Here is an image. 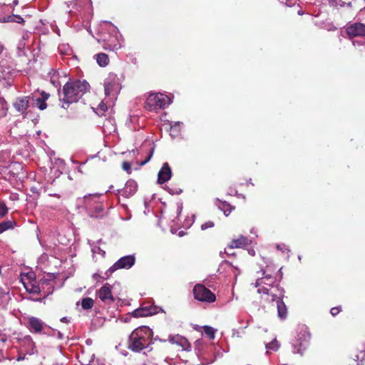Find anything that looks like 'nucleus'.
<instances>
[{
	"instance_id": "40",
	"label": "nucleus",
	"mask_w": 365,
	"mask_h": 365,
	"mask_svg": "<svg viewBox=\"0 0 365 365\" xmlns=\"http://www.w3.org/2000/svg\"><path fill=\"white\" fill-rule=\"evenodd\" d=\"M61 321L64 323H68L69 322V319L67 317H64L61 319Z\"/></svg>"
},
{
	"instance_id": "42",
	"label": "nucleus",
	"mask_w": 365,
	"mask_h": 365,
	"mask_svg": "<svg viewBox=\"0 0 365 365\" xmlns=\"http://www.w3.org/2000/svg\"><path fill=\"white\" fill-rule=\"evenodd\" d=\"M18 4H19V1H18V0H14V1H13V4H14V6L17 5Z\"/></svg>"
},
{
	"instance_id": "43",
	"label": "nucleus",
	"mask_w": 365,
	"mask_h": 365,
	"mask_svg": "<svg viewBox=\"0 0 365 365\" xmlns=\"http://www.w3.org/2000/svg\"><path fill=\"white\" fill-rule=\"evenodd\" d=\"M225 252L228 255H232L233 253H231V251H229V252H227L226 251H225Z\"/></svg>"
},
{
	"instance_id": "39",
	"label": "nucleus",
	"mask_w": 365,
	"mask_h": 365,
	"mask_svg": "<svg viewBox=\"0 0 365 365\" xmlns=\"http://www.w3.org/2000/svg\"><path fill=\"white\" fill-rule=\"evenodd\" d=\"M276 247L277 250H282V251H283L284 250H288V249L286 247V245L284 244L277 245Z\"/></svg>"
},
{
	"instance_id": "51",
	"label": "nucleus",
	"mask_w": 365,
	"mask_h": 365,
	"mask_svg": "<svg viewBox=\"0 0 365 365\" xmlns=\"http://www.w3.org/2000/svg\"><path fill=\"white\" fill-rule=\"evenodd\" d=\"M100 242H101V240H99L98 241V243H100Z\"/></svg>"
},
{
	"instance_id": "8",
	"label": "nucleus",
	"mask_w": 365,
	"mask_h": 365,
	"mask_svg": "<svg viewBox=\"0 0 365 365\" xmlns=\"http://www.w3.org/2000/svg\"><path fill=\"white\" fill-rule=\"evenodd\" d=\"M120 83L115 75H109L104 81V91L106 96L115 97L120 91Z\"/></svg>"
},
{
	"instance_id": "7",
	"label": "nucleus",
	"mask_w": 365,
	"mask_h": 365,
	"mask_svg": "<svg viewBox=\"0 0 365 365\" xmlns=\"http://www.w3.org/2000/svg\"><path fill=\"white\" fill-rule=\"evenodd\" d=\"M135 262V257L133 255H126L120 258L106 272L107 277L119 269H130Z\"/></svg>"
},
{
	"instance_id": "48",
	"label": "nucleus",
	"mask_w": 365,
	"mask_h": 365,
	"mask_svg": "<svg viewBox=\"0 0 365 365\" xmlns=\"http://www.w3.org/2000/svg\"><path fill=\"white\" fill-rule=\"evenodd\" d=\"M58 338L61 339L62 338V334L61 332H58Z\"/></svg>"
},
{
	"instance_id": "12",
	"label": "nucleus",
	"mask_w": 365,
	"mask_h": 365,
	"mask_svg": "<svg viewBox=\"0 0 365 365\" xmlns=\"http://www.w3.org/2000/svg\"><path fill=\"white\" fill-rule=\"evenodd\" d=\"M98 197V195L97 194L95 195H88L86 196H84V197L82 200V205L86 209L88 215L90 217H93L96 215L93 213V206L94 204H96V202L93 201V198Z\"/></svg>"
},
{
	"instance_id": "49",
	"label": "nucleus",
	"mask_w": 365,
	"mask_h": 365,
	"mask_svg": "<svg viewBox=\"0 0 365 365\" xmlns=\"http://www.w3.org/2000/svg\"><path fill=\"white\" fill-rule=\"evenodd\" d=\"M98 276V274H94L93 277L95 278V279H97Z\"/></svg>"
},
{
	"instance_id": "29",
	"label": "nucleus",
	"mask_w": 365,
	"mask_h": 365,
	"mask_svg": "<svg viewBox=\"0 0 365 365\" xmlns=\"http://www.w3.org/2000/svg\"><path fill=\"white\" fill-rule=\"evenodd\" d=\"M91 250L94 254L98 253L101 255L102 256H104L106 255V252L103 250L99 246L97 245L93 246Z\"/></svg>"
},
{
	"instance_id": "46",
	"label": "nucleus",
	"mask_w": 365,
	"mask_h": 365,
	"mask_svg": "<svg viewBox=\"0 0 365 365\" xmlns=\"http://www.w3.org/2000/svg\"><path fill=\"white\" fill-rule=\"evenodd\" d=\"M50 196H57V197H60L58 195H56V194H49Z\"/></svg>"
},
{
	"instance_id": "44",
	"label": "nucleus",
	"mask_w": 365,
	"mask_h": 365,
	"mask_svg": "<svg viewBox=\"0 0 365 365\" xmlns=\"http://www.w3.org/2000/svg\"><path fill=\"white\" fill-rule=\"evenodd\" d=\"M225 252L228 255H232L233 253H231V251H229V252H227L226 251H225Z\"/></svg>"
},
{
	"instance_id": "41",
	"label": "nucleus",
	"mask_w": 365,
	"mask_h": 365,
	"mask_svg": "<svg viewBox=\"0 0 365 365\" xmlns=\"http://www.w3.org/2000/svg\"><path fill=\"white\" fill-rule=\"evenodd\" d=\"M24 359V356H19L18 358H17V361H21V360H23Z\"/></svg>"
},
{
	"instance_id": "9",
	"label": "nucleus",
	"mask_w": 365,
	"mask_h": 365,
	"mask_svg": "<svg viewBox=\"0 0 365 365\" xmlns=\"http://www.w3.org/2000/svg\"><path fill=\"white\" fill-rule=\"evenodd\" d=\"M346 34L351 38L356 36H365V25L361 23L354 24L347 27Z\"/></svg>"
},
{
	"instance_id": "36",
	"label": "nucleus",
	"mask_w": 365,
	"mask_h": 365,
	"mask_svg": "<svg viewBox=\"0 0 365 365\" xmlns=\"http://www.w3.org/2000/svg\"><path fill=\"white\" fill-rule=\"evenodd\" d=\"M352 43L354 46H364L365 45V39L363 41H358V40H353Z\"/></svg>"
},
{
	"instance_id": "20",
	"label": "nucleus",
	"mask_w": 365,
	"mask_h": 365,
	"mask_svg": "<svg viewBox=\"0 0 365 365\" xmlns=\"http://www.w3.org/2000/svg\"><path fill=\"white\" fill-rule=\"evenodd\" d=\"M96 58L98 64L101 67L106 66L108 64V56L104 53H101L96 55Z\"/></svg>"
},
{
	"instance_id": "19",
	"label": "nucleus",
	"mask_w": 365,
	"mask_h": 365,
	"mask_svg": "<svg viewBox=\"0 0 365 365\" xmlns=\"http://www.w3.org/2000/svg\"><path fill=\"white\" fill-rule=\"evenodd\" d=\"M25 289L27 292L31 294H39L41 292V288L38 285L35 284L32 282L27 283L23 282Z\"/></svg>"
},
{
	"instance_id": "21",
	"label": "nucleus",
	"mask_w": 365,
	"mask_h": 365,
	"mask_svg": "<svg viewBox=\"0 0 365 365\" xmlns=\"http://www.w3.org/2000/svg\"><path fill=\"white\" fill-rule=\"evenodd\" d=\"M94 304L93 300L90 297H86L81 300V307L83 309L88 310L93 307Z\"/></svg>"
},
{
	"instance_id": "50",
	"label": "nucleus",
	"mask_w": 365,
	"mask_h": 365,
	"mask_svg": "<svg viewBox=\"0 0 365 365\" xmlns=\"http://www.w3.org/2000/svg\"><path fill=\"white\" fill-rule=\"evenodd\" d=\"M51 83L54 84V83H55V81H53V80H51Z\"/></svg>"
},
{
	"instance_id": "24",
	"label": "nucleus",
	"mask_w": 365,
	"mask_h": 365,
	"mask_svg": "<svg viewBox=\"0 0 365 365\" xmlns=\"http://www.w3.org/2000/svg\"><path fill=\"white\" fill-rule=\"evenodd\" d=\"M170 341H172L173 343H176L182 347L184 346L185 344L187 343V340L185 338L178 336L175 337H172L170 339Z\"/></svg>"
},
{
	"instance_id": "25",
	"label": "nucleus",
	"mask_w": 365,
	"mask_h": 365,
	"mask_svg": "<svg viewBox=\"0 0 365 365\" xmlns=\"http://www.w3.org/2000/svg\"><path fill=\"white\" fill-rule=\"evenodd\" d=\"M14 222L11 220L4 221L1 223H0L1 229L2 230V232L14 227Z\"/></svg>"
},
{
	"instance_id": "45",
	"label": "nucleus",
	"mask_w": 365,
	"mask_h": 365,
	"mask_svg": "<svg viewBox=\"0 0 365 365\" xmlns=\"http://www.w3.org/2000/svg\"><path fill=\"white\" fill-rule=\"evenodd\" d=\"M28 276L29 277L30 279H31L32 277L34 276V274L33 273L28 274Z\"/></svg>"
},
{
	"instance_id": "3",
	"label": "nucleus",
	"mask_w": 365,
	"mask_h": 365,
	"mask_svg": "<svg viewBox=\"0 0 365 365\" xmlns=\"http://www.w3.org/2000/svg\"><path fill=\"white\" fill-rule=\"evenodd\" d=\"M275 289L279 292V294L275 293L267 287L262 286L257 289V292L261 294L263 293L267 296L266 301L277 302V315L281 319H285L287 317V307L284 302L282 301L284 297V291L283 289H280L278 286H276Z\"/></svg>"
},
{
	"instance_id": "26",
	"label": "nucleus",
	"mask_w": 365,
	"mask_h": 365,
	"mask_svg": "<svg viewBox=\"0 0 365 365\" xmlns=\"http://www.w3.org/2000/svg\"><path fill=\"white\" fill-rule=\"evenodd\" d=\"M279 344L276 339H274L272 342L266 344V349L267 350L277 351L279 349Z\"/></svg>"
},
{
	"instance_id": "37",
	"label": "nucleus",
	"mask_w": 365,
	"mask_h": 365,
	"mask_svg": "<svg viewBox=\"0 0 365 365\" xmlns=\"http://www.w3.org/2000/svg\"><path fill=\"white\" fill-rule=\"evenodd\" d=\"M15 22H17V23L21 24H24L25 21L20 16L17 15V16L16 17Z\"/></svg>"
},
{
	"instance_id": "14",
	"label": "nucleus",
	"mask_w": 365,
	"mask_h": 365,
	"mask_svg": "<svg viewBox=\"0 0 365 365\" xmlns=\"http://www.w3.org/2000/svg\"><path fill=\"white\" fill-rule=\"evenodd\" d=\"M30 98V96L19 97L14 101L13 106L17 111L24 113L29 108Z\"/></svg>"
},
{
	"instance_id": "15",
	"label": "nucleus",
	"mask_w": 365,
	"mask_h": 365,
	"mask_svg": "<svg viewBox=\"0 0 365 365\" xmlns=\"http://www.w3.org/2000/svg\"><path fill=\"white\" fill-rule=\"evenodd\" d=\"M45 324L38 318L31 317L28 319V327L31 331L41 332Z\"/></svg>"
},
{
	"instance_id": "31",
	"label": "nucleus",
	"mask_w": 365,
	"mask_h": 365,
	"mask_svg": "<svg viewBox=\"0 0 365 365\" xmlns=\"http://www.w3.org/2000/svg\"><path fill=\"white\" fill-rule=\"evenodd\" d=\"M122 168L126 171L128 173H130L131 171V165L129 162L124 161L122 164Z\"/></svg>"
},
{
	"instance_id": "35",
	"label": "nucleus",
	"mask_w": 365,
	"mask_h": 365,
	"mask_svg": "<svg viewBox=\"0 0 365 365\" xmlns=\"http://www.w3.org/2000/svg\"><path fill=\"white\" fill-rule=\"evenodd\" d=\"M341 311L340 307H336L331 309L330 313L332 316H336Z\"/></svg>"
},
{
	"instance_id": "30",
	"label": "nucleus",
	"mask_w": 365,
	"mask_h": 365,
	"mask_svg": "<svg viewBox=\"0 0 365 365\" xmlns=\"http://www.w3.org/2000/svg\"><path fill=\"white\" fill-rule=\"evenodd\" d=\"M17 15H11L0 19V22H15Z\"/></svg>"
},
{
	"instance_id": "28",
	"label": "nucleus",
	"mask_w": 365,
	"mask_h": 365,
	"mask_svg": "<svg viewBox=\"0 0 365 365\" xmlns=\"http://www.w3.org/2000/svg\"><path fill=\"white\" fill-rule=\"evenodd\" d=\"M35 101L36 105L40 110H43L46 108L47 104L46 103L45 101L42 100L41 98H38Z\"/></svg>"
},
{
	"instance_id": "11",
	"label": "nucleus",
	"mask_w": 365,
	"mask_h": 365,
	"mask_svg": "<svg viewBox=\"0 0 365 365\" xmlns=\"http://www.w3.org/2000/svg\"><path fill=\"white\" fill-rule=\"evenodd\" d=\"M137 187V183L134 180H130L126 182L125 187L121 190H118V192H121V195L128 198L135 193Z\"/></svg>"
},
{
	"instance_id": "4",
	"label": "nucleus",
	"mask_w": 365,
	"mask_h": 365,
	"mask_svg": "<svg viewBox=\"0 0 365 365\" xmlns=\"http://www.w3.org/2000/svg\"><path fill=\"white\" fill-rule=\"evenodd\" d=\"M170 100L162 93H151L146 100L147 108L150 110L164 108L165 106L170 104Z\"/></svg>"
},
{
	"instance_id": "17",
	"label": "nucleus",
	"mask_w": 365,
	"mask_h": 365,
	"mask_svg": "<svg viewBox=\"0 0 365 365\" xmlns=\"http://www.w3.org/2000/svg\"><path fill=\"white\" fill-rule=\"evenodd\" d=\"M157 313L156 308L150 306L136 309L132 312L134 317H144Z\"/></svg>"
},
{
	"instance_id": "1",
	"label": "nucleus",
	"mask_w": 365,
	"mask_h": 365,
	"mask_svg": "<svg viewBox=\"0 0 365 365\" xmlns=\"http://www.w3.org/2000/svg\"><path fill=\"white\" fill-rule=\"evenodd\" d=\"M89 84L86 81L67 82L63 88L62 93H58L61 107L66 108L71 103L77 102L89 89Z\"/></svg>"
},
{
	"instance_id": "33",
	"label": "nucleus",
	"mask_w": 365,
	"mask_h": 365,
	"mask_svg": "<svg viewBox=\"0 0 365 365\" xmlns=\"http://www.w3.org/2000/svg\"><path fill=\"white\" fill-rule=\"evenodd\" d=\"M215 225L214 222H212V221H208V222H206L205 223H203L202 225H201V229L202 230H205L207 228H211V227H213Z\"/></svg>"
},
{
	"instance_id": "32",
	"label": "nucleus",
	"mask_w": 365,
	"mask_h": 365,
	"mask_svg": "<svg viewBox=\"0 0 365 365\" xmlns=\"http://www.w3.org/2000/svg\"><path fill=\"white\" fill-rule=\"evenodd\" d=\"M8 212V208L4 203H0V216L4 217Z\"/></svg>"
},
{
	"instance_id": "47",
	"label": "nucleus",
	"mask_w": 365,
	"mask_h": 365,
	"mask_svg": "<svg viewBox=\"0 0 365 365\" xmlns=\"http://www.w3.org/2000/svg\"><path fill=\"white\" fill-rule=\"evenodd\" d=\"M230 212L231 211L230 210L229 212L227 213V210H224V213H225V215H228Z\"/></svg>"
},
{
	"instance_id": "6",
	"label": "nucleus",
	"mask_w": 365,
	"mask_h": 365,
	"mask_svg": "<svg viewBox=\"0 0 365 365\" xmlns=\"http://www.w3.org/2000/svg\"><path fill=\"white\" fill-rule=\"evenodd\" d=\"M193 294L198 301L211 303L216 299L215 295L202 284H196L193 289Z\"/></svg>"
},
{
	"instance_id": "23",
	"label": "nucleus",
	"mask_w": 365,
	"mask_h": 365,
	"mask_svg": "<svg viewBox=\"0 0 365 365\" xmlns=\"http://www.w3.org/2000/svg\"><path fill=\"white\" fill-rule=\"evenodd\" d=\"M181 122H173L170 124L171 132H173L175 135H178L180 133V129L181 126Z\"/></svg>"
},
{
	"instance_id": "16",
	"label": "nucleus",
	"mask_w": 365,
	"mask_h": 365,
	"mask_svg": "<svg viewBox=\"0 0 365 365\" xmlns=\"http://www.w3.org/2000/svg\"><path fill=\"white\" fill-rule=\"evenodd\" d=\"M262 277L258 278L255 284V287H261L263 284H265L268 287H272L273 284L275 282V278L272 276V274H266L265 271L262 270Z\"/></svg>"
},
{
	"instance_id": "22",
	"label": "nucleus",
	"mask_w": 365,
	"mask_h": 365,
	"mask_svg": "<svg viewBox=\"0 0 365 365\" xmlns=\"http://www.w3.org/2000/svg\"><path fill=\"white\" fill-rule=\"evenodd\" d=\"M203 331L205 334L209 337L210 339H213L215 338V330L212 327L209 326H204Z\"/></svg>"
},
{
	"instance_id": "2",
	"label": "nucleus",
	"mask_w": 365,
	"mask_h": 365,
	"mask_svg": "<svg viewBox=\"0 0 365 365\" xmlns=\"http://www.w3.org/2000/svg\"><path fill=\"white\" fill-rule=\"evenodd\" d=\"M151 334V329L146 327L135 329L129 336L128 349L139 352L145 348H148V341Z\"/></svg>"
},
{
	"instance_id": "34",
	"label": "nucleus",
	"mask_w": 365,
	"mask_h": 365,
	"mask_svg": "<svg viewBox=\"0 0 365 365\" xmlns=\"http://www.w3.org/2000/svg\"><path fill=\"white\" fill-rule=\"evenodd\" d=\"M153 151H154V148H153L150 150V153H149V154H148V157L146 158V159H145V160H143V161H142V162L140 163V165H145L148 162H149V161H150V160L151 159V158H152V156H153Z\"/></svg>"
},
{
	"instance_id": "5",
	"label": "nucleus",
	"mask_w": 365,
	"mask_h": 365,
	"mask_svg": "<svg viewBox=\"0 0 365 365\" xmlns=\"http://www.w3.org/2000/svg\"><path fill=\"white\" fill-rule=\"evenodd\" d=\"M309 339L310 334L307 331V327L302 326L297 334V343L294 344L293 352L302 355V351L305 350L309 344Z\"/></svg>"
},
{
	"instance_id": "13",
	"label": "nucleus",
	"mask_w": 365,
	"mask_h": 365,
	"mask_svg": "<svg viewBox=\"0 0 365 365\" xmlns=\"http://www.w3.org/2000/svg\"><path fill=\"white\" fill-rule=\"evenodd\" d=\"M172 175L171 169L168 163H165L158 175V182L163 184L168 181Z\"/></svg>"
},
{
	"instance_id": "27",
	"label": "nucleus",
	"mask_w": 365,
	"mask_h": 365,
	"mask_svg": "<svg viewBox=\"0 0 365 365\" xmlns=\"http://www.w3.org/2000/svg\"><path fill=\"white\" fill-rule=\"evenodd\" d=\"M93 213L95 215H96L93 216V217H98L99 216V215L101 213V212L103 211V207L101 205L96 202V204H94V205L93 206Z\"/></svg>"
},
{
	"instance_id": "38",
	"label": "nucleus",
	"mask_w": 365,
	"mask_h": 365,
	"mask_svg": "<svg viewBox=\"0 0 365 365\" xmlns=\"http://www.w3.org/2000/svg\"><path fill=\"white\" fill-rule=\"evenodd\" d=\"M49 98V94L46 93L45 91H43L41 93V99L43 100V101H46L48 98Z\"/></svg>"
},
{
	"instance_id": "18",
	"label": "nucleus",
	"mask_w": 365,
	"mask_h": 365,
	"mask_svg": "<svg viewBox=\"0 0 365 365\" xmlns=\"http://www.w3.org/2000/svg\"><path fill=\"white\" fill-rule=\"evenodd\" d=\"M248 239L246 237L241 235L238 239L232 240L231 243L228 245V248H243L248 245Z\"/></svg>"
},
{
	"instance_id": "10",
	"label": "nucleus",
	"mask_w": 365,
	"mask_h": 365,
	"mask_svg": "<svg viewBox=\"0 0 365 365\" xmlns=\"http://www.w3.org/2000/svg\"><path fill=\"white\" fill-rule=\"evenodd\" d=\"M99 298L104 303L110 304L114 302V297H113L110 287L108 284L103 286L98 292Z\"/></svg>"
}]
</instances>
